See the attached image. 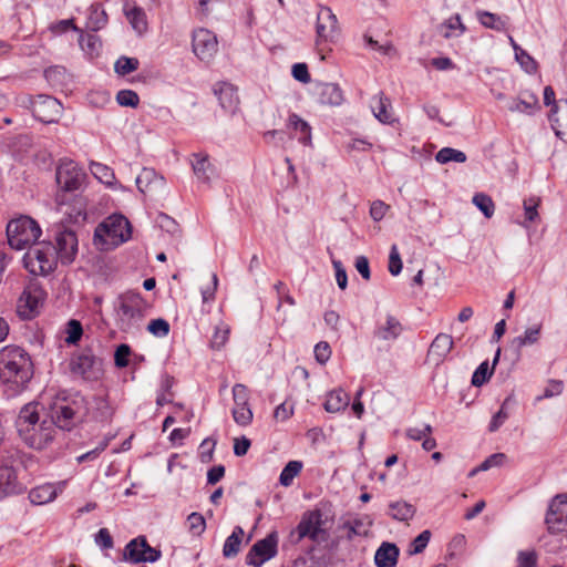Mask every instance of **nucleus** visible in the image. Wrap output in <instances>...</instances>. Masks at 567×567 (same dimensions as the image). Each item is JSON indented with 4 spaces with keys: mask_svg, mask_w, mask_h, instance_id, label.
I'll return each mask as SVG.
<instances>
[{
    "mask_svg": "<svg viewBox=\"0 0 567 567\" xmlns=\"http://www.w3.org/2000/svg\"><path fill=\"white\" fill-rule=\"evenodd\" d=\"M40 404L30 402L23 405L16 419V429L21 441L33 450H44L51 445L58 433L54 421L41 415Z\"/></svg>",
    "mask_w": 567,
    "mask_h": 567,
    "instance_id": "nucleus-1",
    "label": "nucleus"
},
{
    "mask_svg": "<svg viewBox=\"0 0 567 567\" xmlns=\"http://www.w3.org/2000/svg\"><path fill=\"white\" fill-rule=\"evenodd\" d=\"M323 524L324 522L320 509L306 512L297 526V540L299 542L305 537H308L311 540H318L320 534L323 533Z\"/></svg>",
    "mask_w": 567,
    "mask_h": 567,
    "instance_id": "nucleus-17",
    "label": "nucleus"
},
{
    "mask_svg": "<svg viewBox=\"0 0 567 567\" xmlns=\"http://www.w3.org/2000/svg\"><path fill=\"white\" fill-rule=\"evenodd\" d=\"M193 157L192 167L197 179L203 183H208L214 173V168L208 156L204 154H194Z\"/></svg>",
    "mask_w": 567,
    "mask_h": 567,
    "instance_id": "nucleus-31",
    "label": "nucleus"
},
{
    "mask_svg": "<svg viewBox=\"0 0 567 567\" xmlns=\"http://www.w3.org/2000/svg\"><path fill=\"white\" fill-rule=\"evenodd\" d=\"M277 547L278 534L277 532H271L252 545L246 557L247 564L256 567L261 566L265 561L277 555Z\"/></svg>",
    "mask_w": 567,
    "mask_h": 567,
    "instance_id": "nucleus-12",
    "label": "nucleus"
},
{
    "mask_svg": "<svg viewBox=\"0 0 567 567\" xmlns=\"http://www.w3.org/2000/svg\"><path fill=\"white\" fill-rule=\"evenodd\" d=\"M370 107L381 123L391 124L394 121L391 101L383 92H379L371 99Z\"/></svg>",
    "mask_w": 567,
    "mask_h": 567,
    "instance_id": "nucleus-22",
    "label": "nucleus"
},
{
    "mask_svg": "<svg viewBox=\"0 0 567 567\" xmlns=\"http://www.w3.org/2000/svg\"><path fill=\"white\" fill-rule=\"evenodd\" d=\"M86 179L85 172L72 159L60 161L55 171V181L60 192L56 195L59 205L65 203L64 194L80 190Z\"/></svg>",
    "mask_w": 567,
    "mask_h": 567,
    "instance_id": "nucleus-7",
    "label": "nucleus"
},
{
    "mask_svg": "<svg viewBox=\"0 0 567 567\" xmlns=\"http://www.w3.org/2000/svg\"><path fill=\"white\" fill-rule=\"evenodd\" d=\"M493 374V369H489L488 362H482L472 375V384L474 386H481L489 380Z\"/></svg>",
    "mask_w": 567,
    "mask_h": 567,
    "instance_id": "nucleus-47",
    "label": "nucleus"
},
{
    "mask_svg": "<svg viewBox=\"0 0 567 567\" xmlns=\"http://www.w3.org/2000/svg\"><path fill=\"white\" fill-rule=\"evenodd\" d=\"M332 265L336 270V280H337L338 287L341 290H344L348 286L347 271L340 260H332Z\"/></svg>",
    "mask_w": 567,
    "mask_h": 567,
    "instance_id": "nucleus-61",
    "label": "nucleus"
},
{
    "mask_svg": "<svg viewBox=\"0 0 567 567\" xmlns=\"http://www.w3.org/2000/svg\"><path fill=\"white\" fill-rule=\"evenodd\" d=\"M549 122L556 136L567 142V100H559L550 110Z\"/></svg>",
    "mask_w": 567,
    "mask_h": 567,
    "instance_id": "nucleus-19",
    "label": "nucleus"
},
{
    "mask_svg": "<svg viewBox=\"0 0 567 567\" xmlns=\"http://www.w3.org/2000/svg\"><path fill=\"white\" fill-rule=\"evenodd\" d=\"M539 107L538 100L536 96L532 95L530 101L520 100V99H512L508 104V111L513 113H524V114H533L534 110Z\"/></svg>",
    "mask_w": 567,
    "mask_h": 567,
    "instance_id": "nucleus-39",
    "label": "nucleus"
},
{
    "mask_svg": "<svg viewBox=\"0 0 567 567\" xmlns=\"http://www.w3.org/2000/svg\"><path fill=\"white\" fill-rule=\"evenodd\" d=\"M6 230L10 247L17 250L30 247L42 234L39 224L27 215L11 219Z\"/></svg>",
    "mask_w": 567,
    "mask_h": 567,
    "instance_id": "nucleus-6",
    "label": "nucleus"
},
{
    "mask_svg": "<svg viewBox=\"0 0 567 567\" xmlns=\"http://www.w3.org/2000/svg\"><path fill=\"white\" fill-rule=\"evenodd\" d=\"M164 184V177L158 175L153 168L144 167L136 177V186L138 190L144 194L163 187Z\"/></svg>",
    "mask_w": 567,
    "mask_h": 567,
    "instance_id": "nucleus-24",
    "label": "nucleus"
},
{
    "mask_svg": "<svg viewBox=\"0 0 567 567\" xmlns=\"http://www.w3.org/2000/svg\"><path fill=\"white\" fill-rule=\"evenodd\" d=\"M58 493L59 489L53 484H43L30 491L29 499L34 505H44L52 502Z\"/></svg>",
    "mask_w": 567,
    "mask_h": 567,
    "instance_id": "nucleus-29",
    "label": "nucleus"
},
{
    "mask_svg": "<svg viewBox=\"0 0 567 567\" xmlns=\"http://www.w3.org/2000/svg\"><path fill=\"white\" fill-rule=\"evenodd\" d=\"M472 202L486 218H491L494 215L495 205L491 196L484 193H477L473 196Z\"/></svg>",
    "mask_w": 567,
    "mask_h": 567,
    "instance_id": "nucleus-45",
    "label": "nucleus"
},
{
    "mask_svg": "<svg viewBox=\"0 0 567 567\" xmlns=\"http://www.w3.org/2000/svg\"><path fill=\"white\" fill-rule=\"evenodd\" d=\"M402 331L401 322L394 316L388 315L385 322L374 330V336L383 341H392L398 339Z\"/></svg>",
    "mask_w": 567,
    "mask_h": 567,
    "instance_id": "nucleus-26",
    "label": "nucleus"
},
{
    "mask_svg": "<svg viewBox=\"0 0 567 567\" xmlns=\"http://www.w3.org/2000/svg\"><path fill=\"white\" fill-rule=\"evenodd\" d=\"M116 101L121 106L136 107L140 103V97L132 90H121L116 94Z\"/></svg>",
    "mask_w": 567,
    "mask_h": 567,
    "instance_id": "nucleus-50",
    "label": "nucleus"
},
{
    "mask_svg": "<svg viewBox=\"0 0 567 567\" xmlns=\"http://www.w3.org/2000/svg\"><path fill=\"white\" fill-rule=\"evenodd\" d=\"M47 293L38 281H30L23 289L19 301L18 312L25 319L38 315L45 300Z\"/></svg>",
    "mask_w": 567,
    "mask_h": 567,
    "instance_id": "nucleus-10",
    "label": "nucleus"
},
{
    "mask_svg": "<svg viewBox=\"0 0 567 567\" xmlns=\"http://www.w3.org/2000/svg\"><path fill=\"white\" fill-rule=\"evenodd\" d=\"M90 171L95 178L105 185L111 186L115 181L113 169L102 163L92 162L90 164Z\"/></svg>",
    "mask_w": 567,
    "mask_h": 567,
    "instance_id": "nucleus-41",
    "label": "nucleus"
},
{
    "mask_svg": "<svg viewBox=\"0 0 567 567\" xmlns=\"http://www.w3.org/2000/svg\"><path fill=\"white\" fill-rule=\"evenodd\" d=\"M33 377L30 354L21 347L7 346L0 350V381L19 393Z\"/></svg>",
    "mask_w": 567,
    "mask_h": 567,
    "instance_id": "nucleus-2",
    "label": "nucleus"
},
{
    "mask_svg": "<svg viewBox=\"0 0 567 567\" xmlns=\"http://www.w3.org/2000/svg\"><path fill=\"white\" fill-rule=\"evenodd\" d=\"M147 330L157 338H164L169 333V323L162 318L153 319L150 321Z\"/></svg>",
    "mask_w": 567,
    "mask_h": 567,
    "instance_id": "nucleus-49",
    "label": "nucleus"
},
{
    "mask_svg": "<svg viewBox=\"0 0 567 567\" xmlns=\"http://www.w3.org/2000/svg\"><path fill=\"white\" fill-rule=\"evenodd\" d=\"M187 522H188L189 530L194 535H200L202 533H204V530L206 528V522L202 514L196 513V512L189 514L187 517Z\"/></svg>",
    "mask_w": 567,
    "mask_h": 567,
    "instance_id": "nucleus-53",
    "label": "nucleus"
},
{
    "mask_svg": "<svg viewBox=\"0 0 567 567\" xmlns=\"http://www.w3.org/2000/svg\"><path fill=\"white\" fill-rule=\"evenodd\" d=\"M477 19L487 29H492L495 31H504L507 27L508 18L497 16L495 13L488 11H477Z\"/></svg>",
    "mask_w": 567,
    "mask_h": 567,
    "instance_id": "nucleus-37",
    "label": "nucleus"
},
{
    "mask_svg": "<svg viewBox=\"0 0 567 567\" xmlns=\"http://www.w3.org/2000/svg\"><path fill=\"white\" fill-rule=\"evenodd\" d=\"M233 400L236 405L249 403V390L245 384L236 383L233 386Z\"/></svg>",
    "mask_w": 567,
    "mask_h": 567,
    "instance_id": "nucleus-55",
    "label": "nucleus"
},
{
    "mask_svg": "<svg viewBox=\"0 0 567 567\" xmlns=\"http://www.w3.org/2000/svg\"><path fill=\"white\" fill-rule=\"evenodd\" d=\"M145 301L140 292H125L118 298L120 328L124 332L138 329L144 317Z\"/></svg>",
    "mask_w": 567,
    "mask_h": 567,
    "instance_id": "nucleus-8",
    "label": "nucleus"
},
{
    "mask_svg": "<svg viewBox=\"0 0 567 567\" xmlns=\"http://www.w3.org/2000/svg\"><path fill=\"white\" fill-rule=\"evenodd\" d=\"M66 333H68V337L65 339V341L69 343V344H75L78 341H80L82 334H83V329H82V324L80 323V321L78 320H70L66 324Z\"/></svg>",
    "mask_w": 567,
    "mask_h": 567,
    "instance_id": "nucleus-51",
    "label": "nucleus"
},
{
    "mask_svg": "<svg viewBox=\"0 0 567 567\" xmlns=\"http://www.w3.org/2000/svg\"><path fill=\"white\" fill-rule=\"evenodd\" d=\"M124 13L132 28L137 34H143L147 30V19L144 10L135 3L126 2Z\"/></svg>",
    "mask_w": 567,
    "mask_h": 567,
    "instance_id": "nucleus-28",
    "label": "nucleus"
},
{
    "mask_svg": "<svg viewBox=\"0 0 567 567\" xmlns=\"http://www.w3.org/2000/svg\"><path fill=\"white\" fill-rule=\"evenodd\" d=\"M44 78L52 87H63L70 81L66 69L60 65L48 68L44 71Z\"/></svg>",
    "mask_w": 567,
    "mask_h": 567,
    "instance_id": "nucleus-36",
    "label": "nucleus"
},
{
    "mask_svg": "<svg viewBox=\"0 0 567 567\" xmlns=\"http://www.w3.org/2000/svg\"><path fill=\"white\" fill-rule=\"evenodd\" d=\"M315 94L323 105L339 106L343 102L342 90L336 83H318Z\"/></svg>",
    "mask_w": 567,
    "mask_h": 567,
    "instance_id": "nucleus-21",
    "label": "nucleus"
},
{
    "mask_svg": "<svg viewBox=\"0 0 567 567\" xmlns=\"http://www.w3.org/2000/svg\"><path fill=\"white\" fill-rule=\"evenodd\" d=\"M540 330V324L527 328L524 334L515 337L511 341V348H513L517 353H519L523 347L537 343L539 340Z\"/></svg>",
    "mask_w": 567,
    "mask_h": 567,
    "instance_id": "nucleus-33",
    "label": "nucleus"
},
{
    "mask_svg": "<svg viewBox=\"0 0 567 567\" xmlns=\"http://www.w3.org/2000/svg\"><path fill=\"white\" fill-rule=\"evenodd\" d=\"M339 27L336 14L329 7L320 6L317 12V44L333 41L338 35Z\"/></svg>",
    "mask_w": 567,
    "mask_h": 567,
    "instance_id": "nucleus-14",
    "label": "nucleus"
},
{
    "mask_svg": "<svg viewBox=\"0 0 567 567\" xmlns=\"http://www.w3.org/2000/svg\"><path fill=\"white\" fill-rule=\"evenodd\" d=\"M71 371L86 380H96L102 372V361L91 351H83L71 360Z\"/></svg>",
    "mask_w": 567,
    "mask_h": 567,
    "instance_id": "nucleus-16",
    "label": "nucleus"
},
{
    "mask_svg": "<svg viewBox=\"0 0 567 567\" xmlns=\"http://www.w3.org/2000/svg\"><path fill=\"white\" fill-rule=\"evenodd\" d=\"M56 259L62 264H71L78 252V237L71 229H58L54 234Z\"/></svg>",
    "mask_w": 567,
    "mask_h": 567,
    "instance_id": "nucleus-13",
    "label": "nucleus"
},
{
    "mask_svg": "<svg viewBox=\"0 0 567 567\" xmlns=\"http://www.w3.org/2000/svg\"><path fill=\"white\" fill-rule=\"evenodd\" d=\"M564 383L560 380H549L547 386L544 390L543 395L538 396L537 400L549 399L557 396L563 392Z\"/></svg>",
    "mask_w": 567,
    "mask_h": 567,
    "instance_id": "nucleus-60",
    "label": "nucleus"
},
{
    "mask_svg": "<svg viewBox=\"0 0 567 567\" xmlns=\"http://www.w3.org/2000/svg\"><path fill=\"white\" fill-rule=\"evenodd\" d=\"M453 344L454 342L451 336L446 333H439L432 341L427 355L435 360L436 363H440L450 353Z\"/></svg>",
    "mask_w": 567,
    "mask_h": 567,
    "instance_id": "nucleus-23",
    "label": "nucleus"
},
{
    "mask_svg": "<svg viewBox=\"0 0 567 567\" xmlns=\"http://www.w3.org/2000/svg\"><path fill=\"white\" fill-rule=\"evenodd\" d=\"M233 419L239 426H248L254 419V413L251 411V408L249 403H246L245 405H236L234 404V408L231 410Z\"/></svg>",
    "mask_w": 567,
    "mask_h": 567,
    "instance_id": "nucleus-43",
    "label": "nucleus"
},
{
    "mask_svg": "<svg viewBox=\"0 0 567 567\" xmlns=\"http://www.w3.org/2000/svg\"><path fill=\"white\" fill-rule=\"evenodd\" d=\"M292 76L301 83H309L311 80L309 71H308V66L306 63L293 64L292 65Z\"/></svg>",
    "mask_w": 567,
    "mask_h": 567,
    "instance_id": "nucleus-63",
    "label": "nucleus"
},
{
    "mask_svg": "<svg viewBox=\"0 0 567 567\" xmlns=\"http://www.w3.org/2000/svg\"><path fill=\"white\" fill-rule=\"evenodd\" d=\"M128 219L121 214H113L101 223L94 231V243L102 249L116 247L131 238Z\"/></svg>",
    "mask_w": 567,
    "mask_h": 567,
    "instance_id": "nucleus-4",
    "label": "nucleus"
},
{
    "mask_svg": "<svg viewBox=\"0 0 567 567\" xmlns=\"http://www.w3.org/2000/svg\"><path fill=\"white\" fill-rule=\"evenodd\" d=\"M140 62L136 58L121 56L114 64L115 72L126 75L138 69Z\"/></svg>",
    "mask_w": 567,
    "mask_h": 567,
    "instance_id": "nucleus-46",
    "label": "nucleus"
},
{
    "mask_svg": "<svg viewBox=\"0 0 567 567\" xmlns=\"http://www.w3.org/2000/svg\"><path fill=\"white\" fill-rule=\"evenodd\" d=\"M87 414V403L79 393L68 394L60 392L50 405V420L54 421L55 429L72 430L82 422Z\"/></svg>",
    "mask_w": 567,
    "mask_h": 567,
    "instance_id": "nucleus-3",
    "label": "nucleus"
},
{
    "mask_svg": "<svg viewBox=\"0 0 567 567\" xmlns=\"http://www.w3.org/2000/svg\"><path fill=\"white\" fill-rule=\"evenodd\" d=\"M415 511L412 504L405 501H396L389 504L388 514L395 520L408 522L413 518Z\"/></svg>",
    "mask_w": 567,
    "mask_h": 567,
    "instance_id": "nucleus-32",
    "label": "nucleus"
},
{
    "mask_svg": "<svg viewBox=\"0 0 567 567\" xmlns=\"http://www.w3.org/2000/svg\"><path fill=\"white\" fill-rule=\"evenodd\" d=\"M131 355V348L128 344H120L114 353V362L117 368H125L128 365V358Z\"/></svg>",
    "mask_w": 567,
    "mask_h": 567,
    "instance_id": "nucleus-54",
    "label": "nucleus"
},
{
    "mask_svg": "<svg viewBox=\"0 0 567 567\" xmlns=\"http://www.w3.org/2000/svg\"><path fill=\"white\" fill-rule=\"evenodd\" d=\"M107 445H109V440L107 439L103 440L102 442L99 443V445L95 449L78 456L76 457L78 463H84L87 461L96 460L100 456V454L105 451Z\"/></svg>",
    "mask_w": 567,
    "mask_h": 567,
    "instance_id": "nucleus-58",
    "label": "nucleus"
},
{
    "mask_svg": "<svg viewBox=\"0 0 567 567\" xmlns=\"http://www.w3.org/2000/svg\"><path fill=\"white\" fill-rule=\"evenodd\" d=\"M313 352L317 362L320 364H326L331 357V348L326 341L318 342Z\"/></svg>",
    "mask_w": 567,
    "mask_h": 567,
    "instance_id": "nucleus-57",
    "label": "nucleus"
},
{
    "mask_svg": "<svg viewBox=\"0 0 567 567\" xmlns=\"http://www.w3.org/2000/svg\"><path fill=\"white\" fill-rule=\"evenodd\" d=\"M402 270V260L399 254V249L395 245L391 247L389 255V272L392 276H398Z\"/></svg>",
    "mask_w": 567,
    "mask_h": 567,
    "instance_id": "nucleus-56",
    "label": "nucleus"
},
{
    "mask_svg": "<svg viewBox=\"0 0 567 567\" xmlns=\"http://www.w3.org/2000/svg\"><path fill=\"white\" fill-rule=\"evenodd\" d=\"M435 159L441 164H446L452 161L456 163H464L466 161V155L462 151L452 147H443L436 153Z\"/></svg>",
    "mask_w": 567,
    "mask_h": 567,
    "instance_id": "nucleus-44",
    "label": "nucleus"
},
{
    "mask_svg": "<svg viewBox=\"0 0 567 567\" xmlns=\"http://www.w3.org/2000/svg\"><path fill=\"white\" fill-rule=\"evenodd\" d=\"M537 554L535 550H520L517 555L518 567H536Z\"/></svg>",
    "mask_w": 567,
    "mask_h": 567,
    "instance_id": "nucleus-59",
    "label": "nucleus"
},
{
    "mask_svg": "<svg viewBox=\"0 0 567 567\" xmlns=\"http://www.w3.org/2000/svg\"><path fill=\"white\" fill-rule=\"evenodd\" d=\"M289 125L300 133V143L311 145V127L305 120L293 113L289 116Z\"/></svg>",
    "mask_w": 567,
    "mask_h": 567,
    "instance_id": "nucleus-38",
    "label": "nucleus"
},
{
    "mask_svg": "<svg viewBox=\"0 0 567 567\" xmlns=\"http://www.w3.org/2000/svg\"><path fill=\"white\" fill-rule=\"evenodd\" d=\"M433 429L430 424H425L423 429L410 427L406 430V436L413 441H421L426 435H431Z\"/></svg>",
    "mask_w": 567,
    "mask_h": 567,
    "instance_id": "nucleus-64",
    "label": "nucleus"
},
{
    "mask_svg": "<svg viewBox=\"0 0 567 567\" xmlns=\"http://www.w3.org/2000/svg\"><path fill=\"white\" fill-rule=\"evenodd\" d=\"M540 199L537 197H530L524 200V212L526 221L534 223L538 218L537 207L539 206Z\"/></svg>",
    "mask_w": 567,
    "mask_h": 567,
    "instance_id": "nucleus-52",
    "label": "nucleus"
},
{
    "mask_svg": "<svg viewBox=\"0 0 567 567\" xmlns=\"http://www.w3.org/2000/svg\"><path fill=\"white\" fill-rule=\"evenodd\" d=\"M23 485L18 481L16 470L9 465L0 466V498L19 494Z\"/></svg>",
    "mask_w": 567,
    "mask_h": 567,
    "instance_id": "nucleus-20",
    "label": "nucleus"
},
{
    "mask_svg": "<svg viewBox=\"0 0 567 567\" xmlns=\"http://www.w3.org/2000/svg\"><path fill=\"white\" fill-rule=\"evenodd\" d=\"M350 402V396L341 389L333 390L328 393L323 404L324 410L329 413H337L344 410Z\"/></svg>",
    "mask_w": 567,
    "mask_h": 567,
    "instance_id": "nucleus-30",
    "label": "nucleus"
},
{
    "mask_svg": "<svg viewBox=\"0 0 567 567\" xmlns=\"http://www.w3.org/2000/svg\"><path fill=\"white\" fill-rule=\"evenodd\" d=\"M431 539V532L429 529L423 530L416 536L409 546L408 553L410 555H416L422 553Z\"/></svg>",
    "mask_w": 567,
    "mask_h": 567,
    "instance_id": "nucleus-48",
    "label": "nucleus"
},
{
    "mask_svg": "<svg viewBox=\"0 0 567 567\" xmlns=\"http://www.w3.org/2000/svg\"><path fill=\"white\" fill-rule=\"evenodd\" d=\"M23 104L31 110L37 120L45 124L56 123L63 113L61 102L45 94L28 96Z\"/></svg>",
    "mask_w": 567,
    "mask_h": 567,
    "instance_id": "nucleus-9",
    "label": "nucleus"
},
{
    "mask_svg": "<svg viewBox=\"0 0 567 567\" xmlns=\"http://www.w3.org/2000/svg\"><path fill=\"white\" fill-rule=\"evenodd\" d=\"M372 524V519L368 515H364L354 519L343 520L340 528L348 530L347 538L351 540L355 536H367Z\"/></svg>",
    "mask_w": 567,
    "mask_h": 567,
    "instance_id": "nucleus-27",
    "label": "nucleus"
},
{
    "mask_svg": "<svg viewBox=\"0 0 567 567\" xmlns=\"http://www.w3.org/2000/svg\"><path fill=\"white\" fill-rule=\"evenodd\" d=\"M107 22V16L100 6H91L86 28L93 31L102 29Z\"/></svg>",
    "mask_w": 567,
    "mask_h": 567,
    "instance_id": "nucleus-40",
    "label": "nucleus"
},
{
    "mask_svg": "<svg viewBox=\"0 0 567 567\" xmlns=\"http://www.w3.org/2000/svg\"><path fill=\"white\" fill-rule=\"evenodd\" d=\"M389 206L382 200H374L370 207V216L374 221H380L385 216Z\"/></svg>",
    "mask_w": 567,
    "mask_h": 567,
    "instance_id": "nucleus-62",
    "label": "nucleus"
},
{
    "mask_svg": "<svg viewBox=\"0 0 567 567\" xmlns=\"http://www.w3.org/2000/svg\"><path fill=\"white\" fill-rule=\"evenodd\" d=\"M302 462L300 461H290L286 464L284 470L280 473L279 482L282 486H290L295 480V477L301 472Z\"/></svg>",
    "mask_w": 567,
    "mask_h": 567,
    "instance_id": "nucleus-42",
    "label": "nucleus"
},
{
    "mask_svg": "<svg viewBox=\"0 0 567 567\" xmlns=\"http://www.w3.org/2000/svg\"><path fill=\"white\" fill-rule=\"evenodd\" d=\"M243 536L244 529L240 526H236L224 543L223 555L225 558H233L237 556L240 550Z\"/></svg>",
    "mask_w": 567,
    "mask_h": 567,
    "instance_id": "nucleus-34",
    "label": "nucleus"
},
{
    "mask_svg": "<svg viewBox=\"0 0 567 567\" xmlns=\"http://www.w3.org/2000/svg\"><path fill=\"white\" fill-rule=\"evenodd\" d=\"M437 31L443 38L450 39L452 37H458L463 34L465 31V27L462 23L460 14H455L447 19L446 21H444L443 23H441L437 27Z\"/></svg>",
    "mask_w": 567,
    "mask_h": 567,
    "instance_id": "nucleus-35",
    "label": "nucleus"
},
{
    "mask_svg": "<svg viewBox=\"0 0 567 567\" xmlns=\"http://www.w3.org/2000/svg\"><path fill=\"white\" fill-rule=\"evenodd\" d=\"M161 556V550L150 546L145 536L130 540L123 551V559L132 564L155 563Z\"/></svg>",
    "mask_w": 567,
    "mask_h": 567,
    "instance_id": "nucleus-11",
    "label": "nucleus"
},
{
    "mask_svg": "<svg viewBox=\"0 0 567 567\" xmlns=\"http://www.w3.org/2000/svg\"><path fill=\"white\" fill-rule=\"evenodd\" d=\"M399 553V548L395 544L388 542L382 543L374 555L377 567H395Z\"/></svg>",
    "mask_w": 567,
    "mask_h": 567,
    "instance_id": "nucleus-25",
    "label": "nucleus"
},
{
    "mask_svg": "<svg viewBox=\"0 0 567 567\" xmlns=\"http://www.w3.org/2000/svg\"><path fill=\"white\" fill-rule=\"evenodd\" d=\"M23 265L30 274L35 276H45L54 271L58 259L53 243L42 240L28 247L23 256Z\"/></svg>",
    "mask_w": 567,
    "mask_h": 567,
    "instance_id": "nucleus-5",
    "label": "nucleus"
},
{
    "mask_svg": "<svg viewBox=\"0 0 567 567\" xmlns=\"http://www.w3.org/2000/svg\"><path fill=\"white\" fill-rule=\"evenodd\" d=\"M193 52L205 62H209L218 50V41L216 35L207 29H198L193 33L192 41Z\"/></svg>",
    "mask_w": 567,
    "mask_h": 567,
    "instance_id": "nucleus-15",
    "label": "nucleus"
},
{
    "mask_svg": "<svg viewBox=\"0 0 567 567\" xmlns=\"http://www.w3.org/2000/svg\"><path fill=\"white\" fill-rule=\"evenodd\" d=\"M214 93L221 109L227 113L235 114L239 106L237 89L228 82H218L214 86Z\"/></svg>",
    "mask_w": 567,
    "mask_h": 567,
    "instance_id": "nucleus-18",
    "label": "nucleus"
}]
</instances>
